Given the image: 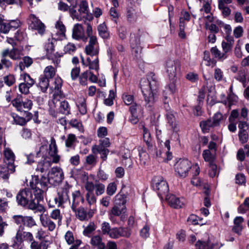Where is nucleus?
I'll list each match as a JSON object with an SVG mask.
<instances>
[{
    "instance_id": "1",
    "label": "nucleus",
    "mask_w": 249,
    "mask_h": 249,
    "mask_svg": "<svg viewBox=\"0 0 249 249\" xmlns=\"http://www.w3.org/2000/svg\"><path fill=\"white\" fill-rule=\"evenodd\" d=\"M16 201L18 205L34 211L35 213H43L45 211L43 205L36 202L32 191L29 189L20 190L17 195Z\"/></svg>"
},
{
    "instance_id": "2",
    "label": "nucleus",
    "mask_w": 249,
    "mask_h": 249,
    "mask_svg": "<svg viewBox=\"0 0 249 249\" xmlns=\"http://www.w3.org/2000/svg\"><path fill=\"white\" fill-rule=\"evenodd\" d=\"M141 86L145 102V106L147 107H152L155 102V98L158 87L157 80L150 81L147 82L146 79L141 81Z\"/></svg>"
},
{
    "instance_id": "3",
    "label": "nucleus",
    "mask_w": 249,
    "mask_h": 249,
    "mask_svg": "<svg viewBox=\"0 0 249 249\" xmlns=\"http://www.w3.org/2000/svg\"><path fill=\"white\" fill-rule=\"evenodd\" d=\"M57 41L55 39H49L48 42L45 44V49L46 51V55L49 59L53 60V62L55 67L58 65L60 62V57L62 55L58 53H53L54 51V46Z\"/></svg>"
},
{
    "instance_id": "4",
    "label": "nucleus",
    "mask_w": 249,
    "mask_h": 249,
    "mask_svg": "<svg viewBox=\"0 0 249 249\" xmlns=\"http://www.w3.org/2000/svg\"><path fill=\"white\" fill-rule=\"evenodd\" d=\"M153 187L158 196L162 198L163 196H166L169 191V187L166 180L161 176L155 177L153 180Z\"/></svg>"
},
{
    "instance_id": "5",
    "label": "nucleus",
    "mask_w": 249,
    "mask_h": 249,
    "mask_svg": "<svg viewBox=\"0 0 249 249\" xmlns=\"http://www.w3.org/2000/svg\"><path fill=\"white\" fill-rule=\"evenodd\" d=\"M191 167V162L188 160H179L175 165L176 175L180 178H185L188 176Z\"/></svg>"
},
{
    "instance_id": "6",
    "label": "nucleus",
    "mask_w": 249,
    "mask_h": 249,
    "mask_svg": "<svg viewBox=\"0 0 249 249\" xmlns=\"http://www.w3.org/2000/svg\"><path fill=\"white\" fill-rule=\"evenodd\" d=\"M180 62L178 60H168L166 62V70L169 79H175L180 73Z\"/></svg>"
},
{
    "instance_id": "7",
    "label": "nucleus",
    "mask_w": 249,
    "mask_h": 249,
    "mask_svg": "<svg viewBox=\"0 0 249 249\" xmlns=\"http://www.w3.org/2000/svg\"><path fill=\"white\" fill-rule=\"evenodd\" d=\"M12 105L15 107L17 110L22 112L24 111L25 114L29 112L33 106L32 101L28 99H25L24 101L21 100L20 97H17L14 99L12 102Z\"/></svg>"
},
{
    "instance_id": "8",
    "label": "nucleus",
    "mask_w": 249,
    "mask_h": 249,
    "mask_svg": "<svg viewBox=\"0 0 249 249\" xmlns=\"http://www.w3.org/2000/svg\"><path fill=\"white\" fill-rule=\"evenodd\" d=\"M29 28L31 30H36L40 35L44 34L45 31V26L40 19L34 15L31 14L28 18Z\"/></svg>"
},
{
    "instance_id": "9",
    "label": "nucleus",
    "mask_w": 249,
    "mask_h": 249,
    "mask_svg": "<svg viewBox=\"0 0 249 249\" xmlns=\"http://www.w3.org/2000/svg\"><path fill=\"white\" fill-rule=\"evenodd\" d=\"M71 187L70 185L66 184L58 192V196L55 198L54 200L58 207H62L64 203L70 202L69 194Z\"/></svg>"
},
{
    "instance_id": "10",
    "label": "nucleus",
    "mask_w": 249,
    "mask_h": 249,
    "mask_svg": "<svg viewBox=\"0 0 249 249\" xmlns=\"http://www.w3.org/2000/svg\"><path fill=\"white\" fill-rule=\"evenodd\" d=\"M51 180V185H57L60 183L63 179L62 171L57 167L53 168L48 173Z\"/></svg>"
},
{
    "instance_id": "11",
    "label": "nucleus",
    "mask_w": 249,
    "mask_h": 249,
    "mask_svg": "<svg viewBox=\"0 0 249 249\" xmlns=\"http://www.w3.org/2000/svg\"><path fill=\"white\" fill-rule=\"evenodd\" d=\"M5 162L8 165V168L10 170L11 173L15 171L14 161L15 156L13 151L8 147L5 148L4 151Z\"/></svg>"
},
{
    "instance_id": "12",
    "label": "nucleus",
    "mask_w": 249,
    "mask_h": 249,
    "mask_svg": "<svg viewBox=\"0 0 249 249\" xmlns=\"http://www.w3.org/2000/svg\"><path fill=\"white\" fill-rule=\"evenodd\" d=\"M85 52L87 54L91 56L98 54L99 50L96 37H91L89 39V44L85 47Z\"/></svg>"
},
{
    "instance_id": "13",
    "label": "nucleus",
    "mask_w": 249,
    "mask_h": 249,
    "mask_svg": "<svg viewBox=\"0 0 249 249\" xmlns=\"http://www.w3.org/2000/svg\"><path fill=\"white\" fill-rule=\"evenodd\" d=\"M39 218L42 226L44 228H47L50 231H53L54 230L56 227V225L49 216L46 214L43 215V214H41Z\"/></svg>"
},
{
    "instance_id": "14",
    "label": "nucleus",
    "mask_w": 249,
    "mask_h": 249,
    "mask_svg": "<svg viewBox=\"0 0 249 249\" xmlns=\"http://www.w3.org/2000/svg\"><path fill=\"white\" fill-rule=\"evenodd\" d=\"M8 51H2L0 53V71L5 68L9 69L13 66L12 62L7 57Z\"/></svg>"
},
{
    "instance_id": "15",
    "label": "nucleus",
    "mask_w": 249,
    "mask_h": 249,
    "mask_svg": "<svg viewBox=\"0 0 249 249\" xmlns=\"http://www.w3.org/2000/svg\"><path fill=\"white\" fill-rule=\"evenodd\" d=\"M50 151L49 154L52 157V161L54 163H57L60 160V157L57 154V149L55 142V140L53 138L51 140V143L49 145Z\"/></svg>"
},
{
    "instance_id": "16",
    "label": "nucleus",
    "mask_w": 249,
    "mask_h": 249,
    "mask_svg": "<svg viewBox=\"0 0 249 249\" xmlns=\"http://www.w3.org/2000/svg\"><path fill=\"white\" fill-rule=\"evenodd\" d=\"M22 231L19 228L17 231L16 235L11 239L10 246L14 249H21L22 242Z\"/></svg>"
},
{
    "instance_id": "17",
    "label": "nucleus",
    "mask_w": 249,
    "mask_h": 249,
    "mask_svg": "<svg viewBox=\"0 0 249 249\" xmlns=\"http://www.w3.org/2000/svg\"><path fill=\"white\" fill-rule=\"evenodd\" d=\"M25 117H20L15 113H12L11 116L12 117L14 123L19 125H24L29 122L32 117V114L30 112L26 113Z\"/></svg>"
},
{
    "instance_id": "18",
    "label": "nucleus",
    "mask_w": 249,
    "mask_h": 249,
    "mask_svg": "<svg viewBox=\"0 0 249 249\" xmlns=\"http://www.w3.org/2000/svg\"><path fill=\"white\" fill-rule=\"evenodd\" d=\"M115 228H111L108 222H104L101 224V232L103 235H108L110 238L114 239Z\"/></svg>"
},
{
    "instance_id": "19",
    "label": "nucleus",
    "mask_w": 249,
    "mask_h": 249,
    "mask_svg": "<svg viewBox=\"0 0 249 249\" xmlns=\"http://www.w3.org/2000/svg\"><path fill=\"white\" fill-rule=\"evenodd\" d=\"M72 199L71 208L72 211L75 210L80 202L83 203L84 201V198L79 191H75L72 193Z\"/></svg>"
},
{
    "instance_id": "20",
    "label": "nucleus",
    "mask_w": 249,
    "mask_h": 249,
    "mask_svg": "<svg viewBox=\"0 0 249 249\" xmlns=\"http://www.w3.org/2000/svg\"><path fill=\"white\" fill-rule=\"evenodd\" d=\"M166 199L168 204L172 207L174 208H180L183 205V202L181 201L179 198L176 197L175 195H167L166 196Z\"/></svg>"
},
{
    "instance_id": "21",
    "label": "nucleus",
    "mask_w": 249,
    "mask_h": 249,
    "mask_svg": "<svg viewBox=\"0 0 249 249\" xmlns=\"http://www.w3.org/2000/svg\"><path fill=\"white\" fill-rule=\"evenodd\" d=\"M72 37L76 40H80L84 37V30L83 26L80 24H76L72 29Z\"/></svg>"
},
{
    "instance_id": "22",
    "label": "nucleus",
    "mask_w": 249,
    "mask_h": 249,
    "mask_svg": "<svg viewBox=\"0 0 249 249\" xmlns=\"http://www.w3.org/2000/svg\"><path fill=\"white\" fill-rule=\"evenodd\" d=\"M125 209V206L120 207L114 205L108 213L109 219L113 221L115 216H119L122 213H124Z\"/></svg>"
},
{
    "instance_id": "23",
    "label": "nucleus",
    "mask_w": 249,
    "mask_h": 249,
    "mask_svg": "<svg viewBox=\"0 0 249 249\" xmlns=\"http://www.w3.org/2000/svg\"><path fill=\"white\" fill-rule=\"evenodd\" d=\"M114 239H118L120 237H129L131 234L130 229L124 227H116Z\"/></svg>"
},
{
    "instance_id": "24",
    "label": "nucleus",
    "mask_w": 249,
    "mask_h": 249,
    "mask_svg": "<svg viewBox=\"0 0 249 249\" xmlns=\"http://www.w3.org/2000/svg\"><path fill=\"white\" fill-rule=\"evenodd\" d=\"M90 243L92 246L97 247V249H106L105 244L99 235L93 236L91 238Z\"/></svg>"
},
{
    "instance_id": "25",
    "label": "nucleus",
    "mask_w": 249,
    "mask_h": 249,
    "mask_svg": "<svg viewBox=\"0 0 249 249\" xmlns=\"http://www.w3.org/2000/svg\"><path fill=\"white\" fill-rule=\"evenodd\" d=\"M79 8L78 12L82 18H85L86 17L87 19H91L92 17L89 16L88 18V2L86 0H82L79 4Z\"/></svg>"
},
{
    "instance_id": "26",
    "label": "nucleus",
    "mask_w": 249,
    "mask_h": 249,
    "mask_svg": "<svg viewBox=\"0 0 249 249\" xmlns=\"http://www.w3.org/2000/svg\"><path fill=\"white\" fill-rule=\"evenodd\" d=\"M175 115L176 113L174 111H169L166 113L167 123L174 131L176 130L177 125Z\"/></svg>"
},
{
    "instance_id": "27",
    "label": "nucleus",
    "mask_w": 249,
    "mask_h": 249,
    "mask_svg": "<svg viewBox=\"0 0 249 249\" xmlns=\"http://www.w3.org/2000/svg\"><path fill=\"white\" fill-rule=\"evenodd\" d=\"M62 86V80L59 77H55L52 85L50 86L52 91H54L57 94H61V89Z\"/></svg>"
},
{
    "instance_id": "28",
    "label": "nucleus",
    "mask_w": 249,
    "mask_h": 249,
    "mask_svg": "<svg viewBox=\"0 0 249 249\" xmlns=\"http://www.w3.org/2000/svg\"><path fill=\"white\" fill-rule=\"evenodd\" d=\"M50 79L42 75L39 77L37 86L40 88L42 92H46L50 85Z\"/></svg>"
},
{
    "instance_id": "29",
    "label": "nucleus",
    "mask_w": 249,
    "mask_h": 249,
    "mask_svg": "<svg viewBox=\"0 0 249 249\" xmlns=\"http://www.w3.org/2000/svg\"><path fill=\"white\" fill-rule=\"evenodd\" d=\"M199 125L203 133H207L211 128L215 127L211 119L201 121Z\"/></svg>"
},
{
    "instance_id": "30",
    "label": "nucleus",
    "mask_w": 249,
    "mask_h": 249,
    "mask_svg": "<svg viewBox=\"0 0 249 249\" xmlns=\"http://www.w3.org/2000/svg\"><path fill=\"white\" fill-rule=\"evenodd\" d=\"M211 53L218 60L220 61H223L224 60L227 58V56L223 52H221L216 46L213 47L211 49Z\"/></svg>"
},
{
    "instance_id": "31",
    "label": "nucleus",
    "mask_w": 249,
    "mask_h": 249,
    "mask_svg": "<svg viewBox=\"0 0 249 249\" xmlns=\"http://www.w3.org/2000/svg\"><path fill=\"white\" fill-rule=\"evenodd\" d=\"M244 221V219L241 216H237L234 219V226L232 228L233 232L240 234L243 229L241 224Z\"/></svg>"
},
{
    "instance_id": "32",
    "label": "nucleus",
    "mask_w": 249,
    "mask_h": 249,
    "mask_svg": "<svg viewBox=\"0 0 249 249\" xmlns=\"http://www.w3.org/2000/svg\"><path fill=\"white\" fill-rule=\"evenodd\" d=\"M72 211L75 213L76 217L80 220L84 221L88 220L87 212L83 207L76 208L75 211Z\"/></svg>"
},
{
    "instance_id": "33",
    "label": "nucleus",
    "mask_w": 249,
    "mask_h": 249,
    "mask_svg": "<svg viewBox=\"0 0 249 249\" xmlns=\"http://www.w3.org/2000/svg\"><path fill=\"white\" fill-rule=\"evenodd\" d=\"M3 51H8V56L12 60H17L20 58V51L17 48L14 47L11 50H9V49H6Z\"/></svg>"
},
{
    "instance_id": "34",
    "label": "nucleus",
    "mask_w": 249,
    "mask_h": 249,
    "mask_svg": "<svg viewBox=\"0 0 249 249\" xmlns=\"http://www.w3.org/2000/svg\"><path fill=\"white\" fill-rule=\"evenodd\" d=\"M71 107L68 101L64 100L60 102L59 112L64 115H68L70 113Z\"/></svg>"
},
{
    "instance_id": "35",
    "label": "nucleus",
    "mask_w": 249,
    "mask_h": 249,
    "mask_svg": "<svg viewBox=\"0 0 249 249\" xmlns=\"http://www.w3.org/2000/svg\"><path fill=\"white\" fill-rule=\"evenodd\" d=\"M72 176L76 180L84 181L88 178L87 173L81 170H75L72 171Z\"/></svg>"
},
{
    "instance_id": "36",
    "label": "nucleus",
    "mask_w": 249,
    "mask_h": 249,
    "mask_svg": "<svg viewBox=\"0 0 249 249\" xmlns=\"http://www.w3.org/2000/svg\"><path fill=\"white\" fill-rule=\"evenodd\" d=\"M126 202V196L123 194H117L114 198V205L123 207L125 206Z\"/></svg>"
},
{
    "instance_id": "37",
    "label": "nucleus",
    "mask_w": 249,
    "mask_h": 249,
    "mask_svg": "<svg viewBox=\"0 0 249 249\" xmlns=\"http://www.w3.org/2000/svg\"><path fill=\"white\" fill-rule=\"evenodd\" d=\"M43 73V76L52 79L55 75L56 70L52 66H48L45 68Z\"/></svg>"
},
{
    "instance_id": "38",
    "label": "nucleus",
    "mask_w": 249,
    "mask_h": 249,
    "mask_svg": "<svg viewBox=\"0 0 249 249\" xmlns=\"http://www.w3.org/2000/svg\"><path fill=\"white\" fill-rule=\"evenodd\" d=\"M49 217L50 218H51L53 219V220H57L58 225H60L61 224L62 216L60 213V210L58 209L53 210L51 213Z\"/></svg>"
},
{
    "instance_id": "39",
    "label": "nucleus",
    "mask_w": 249,
    "mask_h": 249,
    "mask_svg": "<svg viewBox=\"0 0 249 249\" xmlns=\"http://www.w3.org/2000/svg\"><path fill=\"white\" fill-rule=\"evenodd\" d=\"M143 140L148 147L152 146V139L149 130L145 127H143Z\"/></svg>"
},
{
    "instance_id": "40",
    "label": "nucleus",
    "mask_w": 249,
    "mask_h": 249,
    "mask_svg": "<svg viewBox=\"0 0 249 249\" xmlns=\"http://www.w3.org/2000/svg\"><path fill=\"white\" fill-rule=\"evenodd\" d=\"M235 78L242 83L244 88L246 86L247 78L246 74L244 70H240L238 71L237 74L235 76Z\"/></svg>"
},
{
    "instance_id": "41",
    "label": "nucleus",
    "mask_w": 249,
    "mask_h": 249,
    "mask_svg": "<svg viewBox=\"0 0 249 249\" xmlns=\"http://www.w3.org/2000/svg\"><path fill=\"white\" fill-rule=\"evenodd\" d=\"M99 34L103 38H107L109 37V33L105 23L100 24L98 27Z\"/></svg>"
},
{
    "instance_id": "42",
    "label": "nucleus",
    "mask_w": 249,
    "mask_h": 249,
    "mask_svg": "<svg viewBox=\"0 0 249 249\" xmlns=\"http://www.w3.org/2000/svg\"><path fill=\"white\" fill-rule=\"evenodd\" d=\"M43 189L42 188H39L38 187L34 189V194L35 196V197L34 198L35 200H36V202H38L39 203V202L41 201H42L43 200V193L44 191L43 190Z\"/></svg>"
},
{
    "instance_id": "43",
    "label": "nucleus",
    "mask_w": 249,
    "mask_h": 249,
    "mask_svg": "<svg viewBox=\"0 0 249 249\" xmlns=\"http://www.w3.org/2000/svg\"><path fill=\"white\" fill-rule=\"evenodd\" d=\"M142 107L141 105L134 103L129 107V111L133 116H135V115H138V113H141Z\"/></svg>"
},
{
    "instance_id": "44",
    "label": "nucleus",
    "mask_w": 249,
    "mask_h": 249,
    "mask_svg": "<svg viewBox=\"0 0 249 249\" xmlns=\"http://www.w3.org/2000/svg\"><path fill=\"white\" fill-rule=\"evenodd\" d=\"M20 80H22L24 83L30 87H32L35 84L34 80L27 73L21 74Z\"/></svg>"
},
{
    "instance_id": "45",
    "label": "nucleus",
    "mask_w": 249,
    "mask_h": 249,
    "mask_svg": "<svg viewBox=\"0 0 249 249\" xmlns=\"http://www.w3.org/2000/svg\"><path fill=\"white\" fill-rule=\"evenodd\" d=\"M77 107L81 114L82 115L86 114L87 112V108L86 104V100L84 98L79 100L78 102Z\"/></svg>"
},
{
    "instance_id": "46",
    "label": "nucleus",
    "mask_w": 249,
    "mask_h": 249,
    "mask_svg": "<svg viewBox=\"0 0 249 249\" xmlns=\"http://www.w3.org/2000/svg\"><path fill=\"white\" fill-rule=\"evenodd\" d=\"M3 80L7 86H12L16 83L15 76L13 74H9L3 77Z\"/></svg>"
},
{
    "instance_id": "47",
    "label": "nucleus",
    "mask_w": 249,
    "mask_h": 249,
    "mask_svg": "<svg viewBox=\"0 0 249 249\" xmlns=\"http://www.w3.org/2000/svg\"><path fill=\"white\" fill-rule=\"evenodd\" d=\"M23 225L28 228H32L36 225V223L32 216H24Z\"/></svg>"
},
{
    "instance_id": "48",
    "label": "nucleus",
    "mask_w": 249,
    "mask_h": 249,
    "mask_svg": "<svg viewBox=\"0 0 249 249\" xmlns=\"http://www.w3.org/2000/svg\"><path fill=\"white\" fill-rule=\"evenodd\" d=\"M96 229V226L93 222H90L89 225L85 228L83 231L84 235L89 236Z\"/></svg>"
},
{
    "instance_id": "49",
    "label": "nucleus",
    "mask_w": 249,
    "mask_h": 249,
    "mask_svg": "<svg viewBox=\"0 0 249 249\" xmlns=\"http://www.w3.org/2000/svg\"><path fill=\"white\" fill-rule=\"evenodd\" d=\"M31 249H47L48 245L44 242H41L38 243L37 242L34 241L31 244Z\"/></svg>"
},
{
    "instance_id": "50",
    "label": "nucleus",
    "mask_w": 249,
    "mask_h": 249,
    "mask_svg": "<svg viewBox=\"0 0 249 249\" xmlns=\"http://www.w3.org/2000/svg\"><path fill=\"white\" fill-rule=\"evenodd\" d=\"M89 73H90V71H86L79 76V82L81 85L86 86L87 85L88 78L89 75Z\"/></svg>"
},
{
    "instance_id": "51",
    "label": "nucleus",
    "mask_w": 249,
    "mask_h": 249,
    "mask_svg": "<svg viewBox=\"0 0 249 249\" xmlns=\"http://www.w3.org/2000/svg\"><path fill=\"white\" fill-rule=\"evenodd\" d=\"M170 80V83L168 84V85L166 87V89L167 90H168L171 94H173L175 92H176L177 90L176 88V78H175V79H169Z\"/></svg>"
},
{
    "instance_id": "52",
    "label": "nucleus",
    "mask_w": 249,
    "mask_h": 249,
    "mask_svg": "<svg viewBox=\"0 0 249 249\" xmlns=\"http://www.w3.org/2000/svg\"><path fill=\"white\" fill-rule=\"evenodd\" d=\"M39 184L40 185L42 189H44V190H45L48 184H51V180L50 179L49 176L48 175V177H47L42 176L40 181L39 182Z\"/></svg>"
},
{
    "instance_id": "53",
    "label": "nucleus",
    "mask_w": 249,
    "mask_h": 249,
    "mask_svg": "<svg viewBox=\"0 0 249 249\" xmlns=\"http://www.w3.org/2000/svg\"><path fill=\"white\" fill-rule=\"evenodd\" d=\"M223 119V115L219 112L214 114L212 118V122L215 126L220 124L221 121Z\"/></svg>"
},
{
    "instance_id": "54",
    "label": "nucleus",
    "mask_w": 249,
    "mask_h": 249,
    "mask_svg": "<svg viewBox=\"0 0 249 249\" xmlns=\"http://www.w3.org/2000/svg\"><path fill=\"white\" fill-rule=\"evenodd\" d=\"M76 50L75 45L71 43H68L64 48L65 53L72 54Z\"/></svg>"
},
{
    "instance_id": "55",
    "label": "nucleus",
    "mask_w": 249,
    "mask_h": 249,
    "mask_svg": "<svg viewBox=\"0 0 249 249\" xmlns=\"http://www.w3.org/2000/svg\"><path fill=\"white\" fill-rule=\"evenodd\" d=\"M117 190V185L115 182L110 183L107 188V193L109 196L114 195Z\"/></svg>"
},
{
    "instance_id": "56",
    "label": "nucleus",
    "mask_w": 249,
    "mask_h": 249,
    "mask_svg": "<svg viewBox=\"0 0 249 249\" xmlns=\"http://www.w3.org/2000/svg\"><path fill=\"white\" fill-rule=\"evenodd\" d=\"M122 98L125 104L127 106L134 103V97L132 95L124 93L122 95Z\"/></svg>"
},
{
    "instance_id": "57",
    "label": "nucleus",
    "mask_w": 249,
    "mask_h": 249,
    "mask_svg": "<svg viewBox=\"0 0 249 249\" xmlns=\"http://www.w3.org/2000/svg\"><path fill=\"white\" fill-rule=\"evenodd\" d=\"M221 46L223 52L228 57V53L231 51L233 45L226 43L225 42V41H223L221 43Z\"/></svg>"
},
{
    "instance_id": "58",
    "label": "nucleus",
    "mask_w": 249,
    "mask_h": 249,
    "mask_svg": "<svg viewBox=\"0 0 249 249\" xmlns=\"http://www.w3.org/2000/svg\"><path fill=\"white\" fill-rule=\"evenodd\" d=\"M69 124L73 127L77 129L79 131L83 132V127L82 124L76 119H72L69 122Z\"/></svg>"
},
{
    "instance_id": "59",
    "label": "nucleus",
    "mask_w": 249,
    "mask_h": 249,
    "mask_svg": "<svg viewBox=\"0 0 249 249\" xmlns=\"http://www.w3.org/2000/svg\"><path fill=\"white\" fill-rule=\"evenodd\" d=\"M95 194L97 196L102 195L105 190V186L100 183H96L95 184Z\"/></svg>"
},
{
    "instance_id": "60",
    "label": "nucleus",
    "mask_w": 249,
    "mask_h": 249,
    "mask_svg": "<svg viewBox=\"0 0 249 249\" xmlns=\"http://www.w3.org/2000/svg\"><path fill=\"white\" fill-rule=\"evenodd\" d=\"M186 78L191 82L195 83L198 80V75L195 72H190L186 75Z\"/></svg>"
},
{
    "instance_id": "61",
    "label": "nucleus",
    "mask_w": 249,
    "mask_h": 249,
    "mask_svg": "<svg viewBox=\"0 0 249 249\" xmlns=\"http://www.w3.org/2000/svg\"><path fill=\"white\" fill-rule=\"evenodd\" d=\"M31 87L29 86H28L27 84H26L24 82H21L19 85H18V88L19 91L24 94H27L29 92V89Z\"/></svg>"
},
{
    "instance_id": "62",
    "label": "nucleus",
    "mask_w": 249,
    "mask_h": 249,
    "mask_svg": "<svg viewBox=\"0 0 249 249\" xmlns=\"http://www.w3.org/2000/svg\"><path fill=\"white\" fill-rule=\"evenodd\" d=\"M86 200L88 204L90 206L94 205L96 202V198L93 193H87L86 194Z\"/></svg>"
},
{
    "instance_id": "63",
    "label": "nucleus",
    "mask_w": 249,
    "mask_h": 249,
    "mask_svg": "<svg viewBox=\"0 0 249 249\" xmlns=\"http://www.w3.org/2000/svg\"><path fill=\"white\" fill-rule=\"evenodd\" d=\"M202 155L205 161H209L210 163L213 162V157L209 150H204Z\"/></svg>"
},
{
    "instance_id": "64",
    "label": "nucleus",
    "mask_w": 249,
    "mask_h": 249,
    "mask_svg": "<svg viewBox=\"0 0 249 249\" xmlns=\"http://www.w3.org/2000/svg\"><path fill=\"white\" fill-rule=\"evenodd\" d=\"M207 246L208 249H212L213 247L209 245V243H206L200 240H198L196 244V249H204Z\"/></svg>"
}]
</instances>
